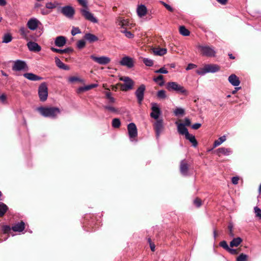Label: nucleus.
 I'll return each mask as SVG.
<instances>
[{
  "label": "nucleus",
  "mask_w": 261,
  "mask_h": 261,
  "mask_svg": "<svg viewBox=\"0 0 261 261\" xmlns=\"http://www.w3.org/2000/svg\"><path fill=\"white\" fill-rule=\"evenodd\" d=\"M36 110L43 117L52 119L56 118L61 113L60 110L58 108L54 107H40L37 108Z\"/></svg>",
  "instance_id": "f257e3e1"
},
{
  "label": "nucleus",
  "mask_w": 261,
  "mask_h": 261,
  "mask_svg": "<svg viewBox=\"0 0 261 261\" xmlns=\"http://www.w3.org/2000/svg\"><path fill=\"white\" fill-rule=\"evenodd\" d=\"M166 88L170 91H174L185 95H187L188 94L187 90L182 86L175 82L167 83Z\"/></svg>",
  "instance_id": "f03ea898"
},
{
  "label": "nucleus",
  "mask_w": 261,
  "mask_h": 261,
  "mask_svg": "<svg viewBox=\"0 0 261 261\" xmlns=\"http://www.w3.org/2000/svg\"><path fill=\"white\" fill-rule=\"evenodd\" d=\"M220 67L216 64H206L203 68H200L196 71V73L200 75H204L207 73H215L218 71Z\"/></svg>",
  "instance_id": "7ed1b4c3"
},
{
  "label": "nucleus",
  "mask_w": 261,
  "mask_h": 261,
  "mask_svg": "<svg viewBox=\"0 0 261 261\" xmlns=\"http://www.w3.org/2000/svg\"><path fill=\"white\" fill-rule=\"evenodd\" d=\"M119 80L124 82L123 84L120 85L121 90L123 91H127L133 89L134 82L128 76H121Z\"/></svg>",
  "instance_id": "20e7f679"
},
{
  "label": "nucleus",
  "mask_w": 261,
  "mask_h": 261,
  "mask_svg": "<svg viewBox=\"0 0 261 261\" xmlns=\"http://www.w3.org/2000/svg\"><path fill=\"white\" fill-rule=\"evenodd\" d=\"M38 95L41 101H45L48 96V88L46 83L40 84L38 88Z\"/></svg>",
  "instance_id": "39448f33"
},
{
  "label": "nucleus",
  "mask_w": 261,
  "mask_h": 261,
  "mask_svg": "<svg viewBox=\"0 0 261 261\" xmlns=\"http://www.w3.org/2000/svg\"><path fill=\"white\" fill-rule=\"evenodd\" d=\"M198 48L203 56L211 57L215 56L216 51L212 47L207 45H199Z\"/></svg>",
  "instance_id": "423d86ee"
},
{
  "label": "nucleus",
  "mask_w": 261,
  "mask_h": 261,
  "mask_svg": "<svg viewBox=\"0 0 261 261\" xmlns=\"http://www.w3.org/2000/svg\"><path fill=\"white\" fill-rule=\"evenodd\" d=\"M12 70L16 71H27L28 70V66L25 61L17 60L14 62Z\"/></svg>",
  "instance_id": "0eeeda50"
},
{
  "label": "nucleus",
  "mask_w": 261,
  "mask_h": 261,
  "mask_svg": "<svg viewBox=\"0 0 261 261\" xmlns=\"http://www.w3.org/2000/svg\"><path fill=\"white\" fill-rule=\"evenodd\" d=\"M153 126L155 130L156 137L158 139L164 129L163 120L162 119H159V120H157L153 123Z\"/></svg>",
  "instance_id": "6e6552de"
},
{
  "label": "nucleus",
  "mask_w": 261,
  "mask_h": 261,
  "mask_svg": "<svg viewBox=\"0 0 261 261\" xmlns=\"http://www.w3.org/2000/svg\"><path fill=\"white\" fill-rule=\"evenodd\" d=\"M146 87L144 84L141 85L136 90L135 95L137 97L138 102L139 105H141L144 99V93Z\"/></svg>",
  "instance_id": "1a4fd4ad"
},
{
  "label": "nucleus",
  "mask_w": 261,
  "mask_h": 261,
  "mask_svg": "<svg viewBox=\"0 0 261 261\" xmlns=\"http://www.w3.org/2000/svg\"><path fill=\"white\" fill-rule=\"evenodd\" d=\"M151 105L152 112L150 114V117L156 120H159V118L162 113L160 108L159 107L158 105L156 103L152 102L151 103Z\"/></svg>",
  "instance_id": "9d476101"
},
{
  "label": "nucleus",
  "mask_w": 261,
  "mask_h": 261,
  "mask_svg": "<svg viewBox=\"0 0 261 261\" xmlns=\"http://www.w3.org/2000/svg\"><path fill=\"white\" fill-rule=\"evenodd\" d=\"M127 130L129 139L131 141H133V139L136 138L138 135L137 128L134 123H130L127 125Z\"/></svg>",
  "instance_id": "9b49d317"
},
{
  "label": "nucleus",
  "mask_w": 261,
  "mask_h": 261,
  "mask_svg": "<svg viewBox=\"0 0 261 261\" xmlns=\"http://www.w3.org/2000/svg\"><path fill=\"white\" fill-rule=\"evenodd\" d=\"M90 58L100 65H107L111 61L110 58L106 56L96 57L92 55L90 56Z\"/></svg>",
  "instance_id": "f8f14e48"
},
{
  "label": "nucleus",
  "mask_w": 261,
  "mask_h": 261,
  "mask_svg": "<svg viewBox=\"0 0 261 261\" xmlns=\"http://www.w3.org/2000/svg\"><path fill=\"white\" fill-rule=\"evenodd\" d=\"M80 12L82 15L87 20H88L93 23H97L98 22L97 19L93 16V14L88 10V8L82 9H81Z\"/></svg>",
  "instance_id": "ddd939ff"
},
{
  "label": "nucleus",
  "mask_w": 261,
  "mask_h": 261,
  "mask_svg": "<svg viewBox=\"0 0 261 261\" xmlns=\"http://www.w3.org/2000/svg\"><path fill=\"white\" fill-rule=\"evenodd\" d=\"M61 13L66 17L71 18L75 13V11L72 7L67 6L62 8Z\"/></svg>",
  "instance_id": "4468645a"
},
{
  "label": "nucleus",
  "mask_w": 261,
  "mask_h": 261,
  "mask_svg": "<svg viewBox=\"0 0 261 261\" xmlns=\"http://www.w3.org/2000/svg\"><path fill=\"white\" fill-rule=\"evenodd\" d=\"M39 24H41L40 21L36 18L32 17L30 18L27 22V27L31 30H36Z\"/></svg>",
  "instance_id": "2eb2a0df"
},
{
  "label": "nucleus",
  "mask_w": 261,
  "mask_h": 261,
  "mask_svg": "<svg viewBox=\"0 0 261 261\" xmlns=\"http://www.w3.org/2000/svg\"><path fill=\"white\" fill-rule=\"evenodd\" d=\"M120 64L122 66L127 67L128 68H131L134 66L133 59L128 56H125L122 58L120 61Z\"/></svg>",
  "instance_id": "dca6fc26"
},
{
  "label": "nucleus",
  "mask_w": 261,
  "mask_h": 261,
  "mask_svg": "<svg viewBox=\"0 0 261 261\" xmlns=\"http://www.w3.org/2000/svg\"><path fill=\"white\" fill-rule=\"evenodd\" d=\"M215 152L219 156L221 155L228 156L232 153V151L231 148L225 147L219 148L215 150Z\"/></svg>",
  "instance_id": "f3484780"
},
{
  "label": "nucleus",
  "mask_w": 261,
  "mask_h": 261,
  "mask_svg": "<svg viewBox=\"0 0 261 261\" xmlns=\"http://www.w3.org/2000/svg\"><path fill=\"white\" fill-rule=\"evenodd\" d=\"M175 124L177 125V131L179 134L185 135L186 136L189 133L188 129L186 127V126L184 123H178L176 121L175 122Z\"/></svg>",
  "instance_id": "a211bd4d"
},
{
  "label": "nucleus",
  "mask_w": 261,
  "mask_h": 261,
  "mask_svg": "<svg viewBox=\"0 0 261 261\" xmlns=\"http://www.w3.org/2000/svg\"><path fill=\"white\" fill-rule=\"evenodd\" d=\"M27 46L29 49L32 51L39 52L41 50V46L35 42L29 41L27 43Z\"/></svg>",
  "instance_id": "6ab92c4d"
},
{
  "label": "nucleus",
  "mask_w": 261,
  "mask_h": 261,
  "mask_svg": "<svg viewBox=\"0 0 261 261\" xmlns=\"http://www.w3.org/2000/svg\"><path fill=\"white\" fill-rule=\"evenodd\" d=\"M147 12V9L144 5L141 4L138 6L137 8V13L139 17H143L146 15Z\"/></svg>",
  "instance_id": "aec40b11"
},
{
  "label": "nucleus",
  "mask_w": 261,
  "mask_h": 261,
  "mask_svg": "<svg viewBox=\"0 0 261 261\" xmlns=\"http://www.w3.org/2000/svg\"><path fill=\"white\" fill-rule=\"evenodd\" d=\"M23 76L28 80L32 81H38L43 79L42 77L31 72L24 73Z\"/></svg>",
  "instance_id": "412c9836"
},
{
  "label": "nucleus",
  "mask_w": 261,
  "mask_h": 261,
  "mask_svg": "<svg viewBox=\"0 0 261 261\" xmlns=\"http://www.w3.org/2000/svg\"><path fill=\"white\" fill-rule=\"evenodd\" d=\"M66 43V39L65 37L62 36H58L56 38L55 40V44L58 47H62Z\"/></svg>",
  "instance_id": "4be33fe9"
},
{
  "label": "nucleus",
  "mask_w": 261,
  "mask_h": 261,
  "mask_svg": "<svg viewBox=\"0 0 261 261\" xmlns=\"http://www.w3.org/2000/svg\"><path fill=\"white\" fill-rule=\"evenodd\" d=\"M25 228V224L23 221L15 224L12 227V229L15 232H22Z\"/></svg>",
  "instance_id": "5701e85b"
},
{
  "label": "nucleus",
  "mask_w": 261,
  "mask_h": 261,
  "mask_svg": "<svg viewBox=\"0 0 261 261\" xmlns=\"http://www.w3.org/2000/svg\"><path fill=\"white\" fill-rule=\"evenodd\" d=\"M188 165L185 160H182L180 164V171L182 175L187 176L188 171Z\"/></svg>",
  "instance_id": "b1692460"
},
{
  "label": "nucleus",
  "mask_w": 261,
  "mask_h": 261,
  "mask_svg": "<svg viewBox=\"0 0 261 261\" xmlns=\"http://www.w3.org/2000/svg\"><path fill=\"white\" fill-rule=\"evenodd\" d=\"M229 82L233 86L237 87L240 84V81L238 76L234 74H231L228 79Z\"/></svg>",
  "instance_id": "393cba45"
},
{
  "label": "nucleus",
  "mask_w": 261,
  "mask_h": 261,
  "mask_svg": "<svg viewBox=\"0 0 261 261\" xmlns=\"http://www.w3.org/2000/svg\"><path fill=\"white\" fill-rule=\"evenodd\" d=\"M50 49L55 52V53H60V54H70L71 53H72L73 51V49L71 47H67L65 49H58V48H55L54 47H51L50 48Z\"/></svg>",
  "instance_id": "a878e982"
},
{
  "label": "nucleus",
  "mask_w": 261,
  "mask_h": 261,
  "mask_svg": "<svg viewBox=\"0 0 261 261\" xmlns=\"http://www.w3.org/2000/svg\"><path fill=\"white\" fill-rule=\"evenodd\" d=\"M154 55L156 56H163L167 53V49L165 48L156 47L152 49Z\"/></svg>",
  "instance_id": "bb28decb"
},
{
  "label": "nucleus",
  "mask_w": 261,
  "mask_h": 261,
  "mask_svg": "<svg viewBox=\"0 0 261 261\" xmlns=\"http://www.w3.org/2000/svg\"><path fill=\"white\" fill-rule=\"evenodd\" d=\"M55 63L56 65L60 69L65 70H69V67L64 64L59 58L58 57L55 58Z\"/></svg>",
  "instance_id": "cd10ccee"
},
{
  "label": "nucleus",
  "mask_w": 261,
  "mask_h": 261,
  "mask_svg": "<svg viewBox=\"0 0 261 261\" xmlns=\"http://www.w3.org/2000/svg\"><path fill=\"white\" fill-rule=\"evenodd\" d=\"M84 37L85 39L90 43L97 41L98 40L97 36L91 33H86Z\"/></svg>",
  "instance_id": "c85d7f7f"
},
{
  "label": "nucleus",
  "mask_w": 261,
  "mask_h": 261,
  "mask_svg": "<svg viewBox=\"0 0 261 261\" xmlns=\"http://www.w3.org/2000/svg\"><path fill=\"white\" fill-rule=\"evenodd\" d=\"M185 138L187 140H188L192 144V145L194 147L197 146L198 143L194 135L189 133L185 136Z\"/></svg>",
  "instance_id": "c756f323"
},
{
  "label": "nucleus",
  "mask_w": 261,
  "mask_h": 261,
  "mask_svg": "<svg viewBox=\"0 0 261 261\" xmlns=\"http://www.w3.org/2000/svg\"><path fill=\"white\" fill-rule=\"evenodd\" d=\"M242 242V239L240 237L234 238L230 242V246L231 247H237L241 244V243Z\"/></svg>",
  "instance_id": "7c9ffc66"
},
{
  "label": "nucleus",
  "mask_w": 261,
  "mask_h": 261,
  "mask_svg": "<svg viewBox=\"0 0 261 261\" xmlns=\"http://www.w3.org/2000/svg\"><path fill=\"white\" fill-rule=\"evenodd\" d=\"M19 32L22 36V37L25 40H28V34L29 33V31L27 30L24 27H21L19 30Z\"/></svg>",
  "instance_id": "2f4dec72"
},
{
  "label": "nucleus",
  "mask_w": 261,
  "mask_h": 261,
  "mask_svg": "<svg viewBox=\"0 0 261 261\" xmlns=\"http://www.w3.org/2000/svg\"><path fill=\"white\" fill-rule=\"evenodd\" d=\"M226 140V138L225 135L220 137L218 140L215 141L213 144V148H216L220 145L222 143L225 141Z\"/></svg>",
  "instance_id": "473e14b6"
},
{
  "label": "nucleus",
  "mask_w": 261,
  "mask_h": 261,
  "mask_svg": "<svg viewBox=\"0 0 261 261\" xmlns=\"http://www.w3.org/2000/svg\"><path fill=\"white\" fill-rule=\"evenodd\" d=\"M8 210L6 204L3 202H0V217H3Z\"/></svg>",
  "instance_id": "72a5a7b5"
},
{
  "label": "nucleus",
  "mask_w": 261,
  "mask_h": 261,
  "mask_svg": "<svg viewBox=\"0 0 261 261\" xmlns=\"http://www.w3.org/2000/svg\"><path fill=\"white\" fill-rule=\"evenodd\" d=\"M12 40V36L10 33L5 34L3 37L2 42L8 43Z\"/></svg>",
  "instance_id": "f704fd0d"
},
{
  "label": "nucleus",
  "mask_w": 261,
  "mask_h": 261,
  "mask_svg": "<svg viewBox=\"0 0 261 261\" xmlns=\"http://www.w3.org/2000/svg\"><path fill=\"white\" fill-rule=\"evenodd\" d=\"M153 81L157 83L160 86H162L164 85V81L163 80V76L162 75H159L158 77L153 79Z\"/></svg>",
  "instance_id": "c9c22d12"
},
{
  "label": "nucleus",
  "mask_w": 261,
  "mask_h": 261,
  "mask_svg": "<svg viewBox=\"0 0 261 261\" xmlns=\"http://www.w3.org/2000/svg\"><path fill=\"white\" fill-rule=\"evenodd\" d=\"M179 33L184 36H188L190 35V31L184 26H180L179 27Z\"/></svg>",
  "instance_id": "e433bc0d"
},
{
  "label": "nucleus",
  "mask_w": 261,
  "mask_h": 261,
  "mask_svg": "<svg viewBox=\"0 0 261 261\" xmlns=\"http://www.w3.org/2000/svg\"><path fill=\"white\" fill-rule=\"evenodd\" d=\"M156 96L160 99H165L167 97L166 91L164 90H161L158 91Z\"/></svg>",
  "instance_id": "4c0bfd02"
},
{
  "label": "nucleus",
  "mask_w": 261,
  "mask_h": 261,
  "mask_svg": "<svg viewBox=\"0 0 261 261\" xmlns=\"http://www.w3.org/2000/svg\"><path fill=\"white\" fill-rule=\"evenodd\" d=\"M174 114L176 116L183 115L185 114V110L181 108H177L174 111Z\"/></svg>",
  "instance_id": "58836bf2"
},
{
  "label": "nucleus",
  "mask_w": 261,
  "mask_h": 261,
  "mask_svg": "<svg viewBox=\"0 0 261 261\" xmlns=\"http://www.w3.org/2000/svg\"><path fill=\"white\" fill-rule=\"evenodd\" d=\"M58 3L57 2L51 3L48 2L46 4L45 7L48 9H53L57 7Z\"/></svg>",
  "instance_id": "ea45409f"
},
{
  "label": "nucleus",
  "mask_w": 261,
  "mask_h": 261,
  "mask_svg": "<svg viewBox=\"0 0 261 261\" xmlns=\"http://www.w3.org/2000/svg\"><path fill=\"white\" fill-rule=\"evenodd\" d=\"M121 122L118 118H114L112 120V126L114 128H118L120 127Z\"/></svg>",
  "instance_id": "a19ab883"
},
{
  "label": "nucleus",
  "mask_w": 261,
  "mask_h": 261,
  "mask_svg": "<svg viewBox=\"0 0 261 261\" xmlns=\"http://www.w3.org/2000/svg\"><path fill=\"white\" fill-rule=\"evenodd\" d=\"M143 62L145 64V65L147 66L151 67L153 66V60L148 59V58H144L143 59Z\"/></svg>",
  "instance_id": "79ce46f5"
},
{
  "label": "nucleus",
  "mask_w": 261,
  "mask_h": 261,
  "mask_svg": "<svg viewBox=\"0 0 261 261\" xmlns=\"http://www.w3.org/2000/svg\"><path fill=\"white\" fill-rule=\"evenodd\" d=\"M248 258V255L244 253H241L237 258V261H246Z\"/></svg>",
  "instance_id": "37998d69"
},
{
  "label": "nucleus",
  "mask_w": 261,
  "mask_h": 261,
  "mask_svg": "<svg viewBox=\"0 0 261 261\" xmlns=\"http://www.w3.org/2000/svg\"><path fill=\"white\" fill-rule=\"evenodd\" d=\"M81 33L80 29L77 27H73L72 29L71 33L72 36H75L76 34H80Z\"/></svg>",
  "instance_id": "c03bdc74"
},
{
  "label": "nucleus",
  "mask_w": 261,
  "mask_h": 261,
  "mask_svg": "<svg viewBox=\"0 0 261 261\" xmlns=\"http://www.w3.org/2000/svg\"><path fill=\"white\" fill-rule=\"evenodd\" d=\"M86 42L84 40H80L77 42V47L79 49L84 48L85 46Z\"/></svg>",
  "instance_id": "a18cd8bd"
},
{
  "label": "nucleus",
  "mask_w": 261,
  "mask_h": 261,
  "mask_svg": "<svg viewBox=\"0 0 261 261\" xmlns=\"http://www.w3.org/2000/svg\"><path fill=\"white\" fill-rule=\"evenodd\" d=\"M127 21L125 19H120L117 21L118 25L120 26L121 27L123 28L124 26L126 25L127 24Z\"/></svg>",
  "instance_id": "49530a36"
},
{
  "label": "nucleus",
  "mask_w": 261,
  "mask_h": 261,
  "mask_svg": "<svg viewBox=\"0 0 261 261\" xmlns=\"http://www.w3.org/2000/svg\"><path fill=\"white\" fill-rule=\"evenodd\" d=\"M103 108L105 109H106V110H108V111H110L111 112H113V113H116V112H117V110L115 108H114V107H113L112 106H104Z\"/></svg>",
  "instance_id": "de8ad7c7"
},
{
  "label": "nucleus",
  "mask_w": 261,
  "mask_h": 261,
  "mask_svg": "<svg viewBox=\"0 0 261 261\" xmlns=\"http://www.w3.org/2000/svg\"><path fill=\"white\" fill-rule=\"evenodd\" d=\"M12 228H11L9 225H4L2 227V231L5 233H8L10 232Z\"/></svg>",
  "instance_id": "09e8293b"
},
{
  "label": "nucleus",
  "mask_w": 261,
  "mask_h": 261,
  "mask_svg": "<svg viewBox=\"0 0 261 261\" xmlns=\"http://www.w3.org/2000/svg\"><path fill=\"white\" fill-rule=\"evenodd\" d=\"M220 246L223 248L224 249H225L226 251L228 250L229 248V247L228 246L227 242L225 241H221L220 244Z\"/></svg>",
  "instance_id": "8fccbe9b"
},
{
  "label": "nucleus",
  "mask_w": 261,
  "mask_h": 261,
  "mask_svg": "<svg viewBox=\"0 0 261 261\" xmlns=\"http://www.w3.org/2000/svg\"><path fill=\"white\" fill-rule=\"evenodd\" d=\"M0 102L4 104L7 103V96L5 94H0Z\"/></svg>",
  "instance_id": "3c124183"
},
{
  "label": "nucleus",
  "mask_w": 261,
  "mask_h": 261,
  "mask_svg": "<svg viewBox=\"0 0 261 261\" xmlns=\"http://www.w3.org/2000/svg\"><path fill=\"white\" fill-rule=\"evenodd\" d=\"M254 210L255 216L259 218H261V209L258 208L257 206H255L254 208Z\"/></svg>",
  "instance_id": "603ef678"
},
{
  "label": "nucleus",
  "mask_w": 261,
  "mask_h": 261,
  "mask_svg": "<svg viewBox=\"0 0 261 261\" xmlns=\"http://www.w3.org/2000/svg\"><path fill=\"white\" fill-rule=\"evenodd\" d=\"M121 32L123 33L125 36L128 38H132L134 37V35L130 31H127L125 30Z\"/></svg>",
  "instance_id": "864d4df0"
},
{
  "label": "nucleus",
  "mask_w": 261,
  "mask_h": 261,
  "mask_svg": "<svg viewBox=\"0 0 261 261\" xmlns=\"http://www.w3.org/2000/svg\"><path fill=\"white\" fill-rule=\"evenodd\" d=\"M97 86H98V84H90V85L84 86V89L88 91V90H90V89H91L92 88L97 87Z\"/></svg>",
  "instance_id": "5fc2aeb1"
},
{
  "label": "nucleus",
  "mask_w": 261,
  "mask_h": 261,
  "mask_svg": "<svg viewBox=\"0 0 261 261\" xmlns=\"http://www.w3.org/2000/svg\"><path fill=\"white\" fill-rule=\"evenodd\" d=\"M228 230H229V236L230 237H234V234L232 232V229H233V225L231 224V223H229L228 226Z\"/></svg>",
  "instance_id": "6e6d98bb"
},
{
  "label": "nucleus",
  "mask_w": 261,
  "mask_h": 261,
  "mask_svg": "<svg viewBox=\"0 0 261 261\" xmlns=\"http://www.w3.org/2000/svg\"><path fill=\"white\" fill-rule=\"evenodd\" d=\"M155 72L158 73H160L167 74V73H168V71L164 67H162V68H160L159 69L155 70Z\"/></svg>",
  "instance_id": "4d7b16f0"
},
{
  "label": "nucleus",
  "mask_w": 261,
  "mask_h": 261,
  "mask_svg": "<svg viewBox=\"0 0 261 261\" xmlns=\"http://www.w3.org/2000/svg\"><path fill=\"white\" fill-rule=\"evenodd\" d=\"M79 4L83 6L85 9L88 8L87 0H77Z\"/></svg>",
  "instance_id": "13d9d810"
},
{
  "label": "nucleus",
  "mask_w": 261,
  "mask_h": 261,
  "mask_svg": "<svg viewBox=\"0 0 261 261\" xmlns=\"http://www.w3.org/2000/svg\"><path fill=\"white\" fill-rule=\"evenodd\" d=\"M68 81L70 83H73L74 82L80 81V79L76 76H71L69 77Z\"/></svg>",
  "instance_id": "bf43d9fd"
},
{
  "label": "nucleus",
  "mask_w": 261,
  "mask_h": 261,
  "mask_svg": "<svg viewBox=\"0 0 261 261\" xmlns=\"http://www.w3.org/2000/svg\"><path fill=\"white\" fill-rule=\"evenodd\" d=\"M194 204L197 206V207H199L201 206V201L200 199L199 198H196L194 200Z\"/></svg>",
  "instance_id": "052dcab7"
},
{
  "label": "nucleus",
  "mask_w": 261,
  "mask_h": 261,
  "mask_svg": "<svg viewBox=\"0 0 261 261\" xmlns=\"http://www.w3.org/2000/svg\"><path fill=\"white\" fill-rule=\"evenodd\" d=\"M197 67V65L193 64V63H190L188 65L187 67H186V69L187 70H189L192 69H194Z\"/></svg>",
  "instance_id": "680f3d73"
},
{
  "label": "nucleus",
  "mask_w": 261,
  "mask_h": 261,
  "mask_svg": "<svg viewBox=\"0 0 261 261\" xmlns=\"http://www.w3.org/2000/svg\"><path fill=\"white\" fill-rule=\"evenodd\" d=\"M227 251L229 253H230L231 254H233V255L238 254V251L237 249L230 248V247L228 249V250H227Z\"/></svg>",
  "instance_id": "e2e57ef3"
},
{
  "label": "nucleus",
  "mask_w": 261,
  "mask_h": 261,
  "mask_svg": "<svg viewBox=\"0 0 261 261\" xmlns=\"http://www.w3.org/2000/svg\"><path fill=\"white\" fill-rule=\"evenodd\" d=\"M164 6L165 7V8L169 10L170 12H172L173 11V9L169 5L167 4L166 3L164 2H162Z\"/></svg>",
  "instance_id": "0e129e2a"
},
{
  "label": "nucleus",
  "mask_w": 261,
  "mask_h": 261,
  "mask_svg": "<svg viewBox=\"0 0 261 261\" xmlns=\"http://www.w3.org/2000/svg\"><path fill=\"white\" fill-rule=\"evenodd\" d=\"M201 126V123H195V124H193L192 125V128L194 129H198L200 126Z\"/></svg>",
  "instance_id": "69168bd1"
},
{
  "label": "nucleus",
  "mask_w": 261,
  "mask_h": 261,
  "mask_svg": "<svg viewBox=\"0 0 261 261\" xmlns=\"http://www.w3.org/2000/svg\"><path fill=\"white\" fill-rule=\"evenodd\" d=\"M239 179L238 177L234 176L232 178L231 181L233 184L237 185L238 183Z\"/></svg>",
  "instance_id": "338daca9"
},
{
  "label": "nucleus",
  "mask_w": 261,
  "mask_h": 261,
  "mask_svg": "<svg viewBox=\"0 0 261 261\" xmlns=\"http://www.w3.org/2000/svg\"><path fill=\"white\" fill-rule=\"evenodd\" d=\"M191 121L189 118H186L185 119V123H184V124H185L186 126H190L191 125Z\"/></svg>",
  "instance_id": "774afa93"
}]
</instances>
